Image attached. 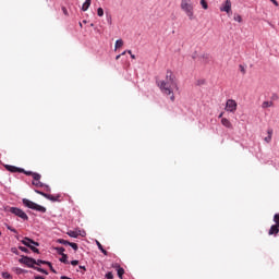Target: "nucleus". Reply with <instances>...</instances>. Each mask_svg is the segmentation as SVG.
Segmentation results:
<instances>
[{
	"label": "nucleus",
	"instance_id": "nucleus-1",
	"mask_svg": "<svg viewBox=\"0 0 279 279\" xmlns=\"http://www.w3.org/2000/svg\"><path fill=\"white\" fill-rule=\"evenodd\" d=\"M157 84L163 95H171V101H175L173 90H178V83L175 82V77H173V73L167 72L166 80L159 81Z\"/></svg>",
	"mask_w": 279,
	"mask_h": 279
},
{
	"label": "nucleus",
	"instance_id": "nucleus-2",
	"mask_svg": "<svg viewBox=\"0 0 279 279\" xmlns=\"http://www.w3.org/2000/svg\"><path fill=\"white\" fill-rule=\"evenodd\" d=\"M4 213H11V215H15V217H20L23 221H28L29 216L23 209L19 207H10V206H4L3 207Z\"/></svg>",
	"mask_w": 279,
	"mask_h": 279
},
{
	"label": "nucleus",
	"instance_id": "nucleus-3",
	"mask_svg": "<svg viewBox=\"0 0 279 279\" xmlns=\"http://www.w3.org/2000/svg\"><path fill=\"white\" fill-rule=\"evenodd\" d=\"M181 10L186 14L187 19L190 21H193L195 19V12L193 10V3L187 2L186 0L181 1Z\"/></svg>",
	"mask_w": 279,
	"mask_h": 279
},
{
	"label": "nucleus",
	"instance_id": "nucleus-4",
	"mask_svg": "<svg viewBox=\"0 0 279 279\" xmlns=\"http://www.w3.org/2000/svg\"><path fill=\"white\" fill-rule=\"evenodd\" d=\"M22 203L26 208H31V210H36L37 213H47V208L43 205H38L27 198H23Z\"/></svg>",
	"mask_w": 279,
	"mask_h": 279
},
{
	"label": "nucleus",
	"instance_id": "nucleus-5",
	"mask_svg": "<svg viewBox=\"0 0 279 279\" xmlns=\"http://www.w3.org/2000/svg\"><path fill=\"white\" fill-rule=\"evenodd\" d=\"M20 263H22L23 265H26L28 266L31 269H34V265H36V259L34 258H31L28 256H23L21 259H20Z\"/></svg>",
	"mask_w": 279,
	"mask_h": 279
},
{
	"label": "nucleus",
	"instance_id": "nucleus-6",
	"mask_svg": "<svg viewBox=\"0 0 279 279\" xmlns=\"http://www.w3.org/2000/svg\"><path fill=\"white\" fill-rule=\"evenodd\" d=\"M236 100L234 99H228L226 104V110L227 112H236Z\"/></svg>",
	"mask_w": 279,
	"mask_h": 279
},
{
	"label": "nucleus",
	"instance_id": "nucleus-7",
	"mask_svg": "<svg viewBox=\"0 0 279 279\" xmlns=\"http://www.w3.org/2000/svg\"><path fill=\"white\" fill-rule=\"evenodd\" d=\"M220 12H226L227 14H230L232 12V2L230 0H227L220 7Z\"/></svg>",
	"mask_w": 279,
	"mask_h": 279
},
{
	"label": "nucleus",
	"instance_id": "nucleus-8",
	"mask_svg": "<svg viewBox=\"0 0 279 279\" xmlns=\"http://www.w3.org/2000/svg\"><path fill=\"white\" fill-rule=\"evenodd\" d=\"M23 245H25L26 247H32V245H35L36 247H38V242H34V240L29 239V238H24L22 240Z\"/></svg>",
	"mask_w": 279,
	"mask_h": 279
},
{
	"label": "nucleus",
	"instance_id": "nucleus-9",
	"mask_svg": "<svg viewBox=\"0 0 279 279\" xmlns=\"http://www.w3.org/2000/svg\"><path fill=\"white\" fill-rule=\"evenodd\" d=\"M4 167H5L7 171H11V173H21V172L25 171V169L16 168V167L10 166V165H5Z\"/></svg>",
	"mask_w": 279,
	"mask_h": 279
},
{
	"label": "nucleus",
	"instance_id": "nucleus-10",
	"mask_svg": "<svg viewBox=\"0 0 279 279\" xmlns=\"http://www.w3.org/2000/svg\"><path fill=\"white\" fill-rule=\"evenodd\" d=\"M68 236H71L72 239H77V236H80V230L68 231Z\"/></svg>",
	"mask_w": 279,
	"mask_h": 279
},
{
	"label": "nucleus",
	"instance_id": "nucleus-11",
	"mask_svg": "<svg viewBox=\"0 0 279 279\" xmlns=\"http://www.w3.org/2000/svg\"><path fill=\"white\" fill-rule=\"evenodd\" d=\"M278 232H279V225H272L271 227H270V230H269V232H268V234H278Z\"/></svg>",
	"mask_w": 279,
	"mask_h": 279
},
{
	"label": "nucleus",
	"instance_id": "nucleus-12",
	"mask_svg": "<svg viewBox=\"0 0 279 279\" xmlns=\"http://www.w3.org/2000/svg\"><path fill=\"white\" fill-rule=\"evenodd\" d=\"M92 0H85V2L82 5L83 12H86L90 8Z\"/></svg>",
	"mask_w": 279,
	"mask_h": 279
},
{
	"label": "nucleus",
	"instance_id": "nucleus-13",
	"mask_svg": "<svg viewBox=\"0 0 279 279\" xmlns=\"http://www.w3.org/2000/svg\"><path fill=\"white\" fill-rule=\"evenodd\" d=\"M221 123L225 128H229L231 129L232 128V123L230 122V120L226 119V118H222L221 119Z\"/></svg>",
	"mask_w": 279,
	"mask_h": 279
},
{
	"label": "nucleus",
	"instance_id": "nucleus-14",
	"mask_svg": "<svg viewBox=\"0 0 279 279\" xmlns=\"http://www.w3.org/2000/svg\"><path fill=\"white\" fill-rule=\"evenodd\" d=\"M33 184H34V186H39V187L46 186L47 191H51L49 185H45L43 182H40V180L39 181H33Z\"/></svg>",
	"mask_w": 279,
	"mask_h": 279
},
{
	"label": "nucleus",
	"instance_id": "nucleus-15",
	"mask_svg": "<svg viewBox=\"0 0 279 279\" xmlns=\"http://www.w3.org/2000/svg\"><path fill=\"white\" fill-rule=\"evenodd\" d=\"M35 265H48V267H51V263L50 262H47V260H43V259H38L36 260Z\"/></svg>",
	"mask_w": 279,
	"mask_h": 279
},
{
	"label": "nucleus",
	"instance_id": "nucleus-16",
	"mask_svg": "<svg viewBox=\"0 0 279 279\" xmlns=\"http://www.w3.org/2000/svg\"><path fill=\"white\" fill-rule=\"evenodd\" d=\"M96 245L98 246V250L105 254V256H108V251L104 250V246L101 243H99V241H96Z\"/></svg>",
	"mask_w": 279,
	"mask_h": 279
},
{
	"label": "nucleus",
	"instance_id": "nucleus-17",
	"mask_svg": "<svg viewBox=\"0 0 279 279\" xmlns=\"http://www.w3.org/2000/svg\"><path fill=\"white\" fill-rule=\"evenodd\" d=\"M61 256L60 262L64 263V265H69V256L66 254H62Z\"/></svg>",
	"mask_w": 279,
	"mask_h": 279
},
{
	"label": "nucleus",
	"instance_id": "nucleus-18",
	"mask_svg": "<svg viewBox=\"0 0 279 279\" xmlns=\"http://www.w3.org/2000/svg\"><path fill=\"white\" fill-rule=\"evenodd\" d=\"M122 46H123V39H118L116 41L114 50L117 51V49H121Z\"/></svg>",
	"mask_w": 279,
	"mask_h": 279
},
{
	"label": "nucleus",
	"instance_id": "nucleus-19",
	"mask_svg": "<svg viewBox=\"0 0 279 279\" xmlns=\"http://www.w3.org/2000/svg\"><path fill=\"white\" fill-rule=\"evenodd\" d=\"M274 134V130H268V136L265 137L266 143H271V135Z\"/></svg>",
	"mask_w": 279,
	"mask_h": 279
},
{
	"label": "nucleus",
	"instance_id": "nucleus-20",
	"mask_svg": "<svg viewBox=\"0 0 279 279\" xmlns=\"http://www.w3.org/2000/svg\"><path fill=\"white\" fill-rule=\"evenodd\" d=\"M274 106V101H264L262 104V108H271Z\"/></svg>",
	"mask_w": 279,
	"mask_h": 279
},
{
	"label": "nucleus",
	"instance_id": "nucleus-21",
	"mask_svg": "<svg viewBox=\"0 0 279 279\" xmlns=\"http://www.w3.org/2000/svg\"><path fill=\"white\" fill-rule=\"evenodd\" d=\"M35 193H37V195H43V197H51V194H47V193H44V192H40L39 190H35Z\"/></svg>",
	"mask_w": 279,
	"mask_h": 279
},
{
	"label": "nucleus",
	"instance_id": "nucleus-22",
	"mask_svg": "<svg viewBox=\"0 0 279 279\" xmlns=\"http://www.w3.org/2000/svg\"><path fill=\"white\" fill-rule=\"evenodd\" d=\"M233 21H236V23H242L243 17H241L240 14H235V15L233 16Z\"/></svg>",
	"mask_w": 279,
	"mask_h": 279
},
{
	"label": "nucleus",
	"instance_id": "nucleus-23",
	"mask_svg": "<svg viewBox=\"0 0 279 279\" xmlns=\"http://www.w3.org/2000/svg\"><path fill=\"white\" fill-rule=\"evenodd\" d=\"M34 269L36 270V271H39V274H45L46 276H47V274H49V272H47V270H45V269H43V268H40V267H34Z\"/></svg>",
	"mask_w": 279,
	"mask_h": 279
},
{
	"label": "nucleus",
	"instance_id": "nucleus-24",
	"mask_svg": "<svg viewBox=\"0 0 279 279\" xmlns=\"http://www.w3.org/2000/svg\"><path fill=\"white\" fill-rule=\"evenodd\" d=\"M33 179H34V182H38L40 180V174L33 172Z\"/></svg>",
	"mask_w": 279,
	"mask_h": 279
},
{
	"label": "nucleus",
	"instance_id": "nucleus-25",
	"mask_svg": "<svg viewBox=\"0 0 279 279\" xmlns=\"http://www.w3.org/2000/svg\"><path fill=\"white\" fill-rule=\"evenodd\" d=\"M123 274H125V270L123 268H118V277L122 279Z\"/></svg>",
	"mask_w": 279,
	"mask_h": 279
},
{
	"label": "nucleus",
	"instance_id": "nucleus-26",
	"mask_svg": "<svg viewBox=\"0 0 279 279\" xmlns=\"http://www.w3.org/2000/svg\"><path fill=\"white\" fill-rule=\"evenodd\" d=\"M201 5L204 10H208V3L206 2V0H201Z\"/></svg>",
	"mask_w": 279,
	"mask_h": 279
},
{
	"label": "nucleus",
	"instance_id": "nucleus-27",
	"mask_svg": "<svg viewBox=\"0 0 279 279\" xmlns=\"http://www.w3.org/2000/svg\"><path fill=\"white\" fill-rule=\"evenodd\" d=\"M29 247V250H32V252H34L35 254H38V248L36 247V245H34V244H31V246H28Z\"/></svg>",
	"mask_w": 279,
	"mask_h": 279
},
{
	"label": "nucleus",
	"instance_id": "nucleus-28",
	"mask_svg": "<svg viewBox=\"0 0 279 279\" xmlns=\"http://www.w3.org/2000/svg\"><path fill=\"white\" fill-rule=\"evenodd\" d=\"M70 247H72V250H74V252H77V250H78L77 244H75L73 242H70Z\"/></svg>",
	"mask_w": 279,
	"mask_h": 279
},
{
	"label": "nucleus",
	"instance_id": "nucleus-29",
	"mask_svg": "<svg viewBox=\"0 0 279 279\" xmlns=\"http://www.w3.org/2000/svg\"><path fill=\"white\" fill-rule=\"evenodd\" d=\"M2 278L12 279V275H10V272H2Z\"/></svg>",
	"mask_w": 279,
	"mask_h": 279
},
{
	"label": "nucleus",
	"instance_id": "nucleus-30",
	"mask_svg": "<svg viewBox=\"0 0 279 279\" xmlns=\"http://www.w3.org/2000/svg\"><path fill=\"white\" fill-rule=\"evenodd\" d=\"M97 15L98 16H104V9L102 8L97 9Z\"/></svg>",
	"mask_w": 279,
	"mask_h": 279
},
{
	"label": "nucleus",
	"instance_id": "nucleus-31",
	"mask_svg": "<svg viewBox=\"0 0 279 279\" xmlns=\"http://www.w3.org/2000/svg\"><path fill=\"white\" fill-rule=\"evenodd\" d=\"M274 221H275V223H276L277 226H279V214H276V215L274 216Z\"/></svg>",
	"mask_w": 279,
	"mask_h": 279
},
{
	"label": "nucleus",
	"instance_id": "nucleus-32",
	"mask_svg": "<svg viewBox=\"0 0 279 279\" xmlns=\"http://www.w3.org/2000/svg\"><path fill=\"white\" fill-rule=\"evenodd\" d=\"M59 243H61V245H70L71 242L66 240H59Z\"/></svg>",
	"mask_w": 279,
	"mask_h": 279
},
{
	"label": "nucleus",
	"instance_id": "nucleus-33",
	"mask_svg": "<svg viewBox=\"0 0 279 279\" xmlns=\"http://www.w3.org/2000/svg\"><path fill=\"white\" fill-rule=\"evenodd\" d=\"M19 250H21V252H24L25 254H27V252H29V250H27V247H25V246H19Z\"/></svg>",
	"mask_w": 279,
	"mask_h": 279
},
{
	"label": "nucleus",
	"instance_id": "nucleus-34",
	"mask_svg": "<svg viewBox=\"0 0 279 279\" xmlns=\"http://www.w3.org/2000/svg\"><path fill=\"white\" fill-rule=\"evenodd\" d=\"M57 252L62 256L64 254V247H57Z\"/></svg>",
	"mask_w": 279,
	"mask_h": 279
},
{
	"label": "nucleus",
	"instance_id": "nucleus-35",
	"mask_svg": "<svg viewBox=\"0 0 279 279\" xmlns=\"http://www.w3.org/2000/svg\"><path fill=\"white\" fill-rule=\"evenodd\" d=\"M47 199H50V202H58V197L50 195V197H47Z\"/></svg>",
	"mask_w": 279,
	"mask_h": 279
},
{
	"label": "nucleus",
	"instance_id": "nucleus-36",
	"mask_svg": "<svg viewBox=\"0 0 279 279\" xmlns=\"http://www.w3.org/2000/svg\"><path fill=\"white\" fill-rule=\"evenodd\" d=\"M7 228L10 230V232H13L14 234H17L16 229H14V228H12V227H10L8 225H7Z\"/></svg>",
	"mask_w": 279,
	"mask_h": 279
},
{
	"label": "nucleus",
	"instance_id": "nucleus-37",
	"mask_svg": "<svg viewBox=\"0 0 279 279\" xmlns=\"http://www.w3.org/2000/svg\"><path fill=\"white\" fill-rule=\"evenodd\" d=\"M71 265H73V267H75V266L80 265V260L74 259L71 262Z\"/></svg>",
	"mask_w": 279,
	"mask_h": 279
},
{
	"label": "nucleus",
	"instance_id": "nucleus-38",
	"mask_svg": "<svg viewBox=\"0 0 279 279\" xmlns=\"http://www.w3.org/2000/svg\"><path fill=\"white\" fill-rule=\"evenodd\" d=\"M106 278L107 279H112V278H114V275H112V272H107Z\"/></svg>",
	"mask_w": 279,
	"mask_h": 279
},
{
	"label": "nucleus",
	"instance_id": "nucleus-39",
	"mask_svg": "<svg viewBox=\"0 0 279 279\" xmlns=\"http://www.w3.org/2000/svg\"><path fill=\"white\" fill-rule=\"evenodd\" d=\"M78 236H86V231L78 230Z\"/></svg>",
	"mask_w": 279,
	"mask_h": 279
},
{
	"label": "nucleus",
	"instance_id": "nucleus-40",
	"mask_svg": "<svg viewBox=\"0 0 279 279\" xmlns=\"http://www.w3.org/2000/svg\"><path fill=\"white\" fill-rule=\"evenodd\" d=\"M128 53H130L132 60H136V56H135V54H132V50H128Z\"/></svg>",
	"mask_w": 279,
	"mask_h": 279
},
{
	"label": "nucleus",
	"instance_id": "nucleus-41",
	"mask_svg": "<svg viewBox=\"0 0 279 279\" xmlns=\"http://www.w3.org/2000/svg\"><path fill=\"white\" fill-rule=\"evenodd\" d=\"M22 173H25V175H34V172H32V171H23Z\"/></svg>",
	"mask_w": 279,
	"mask_h": 279
},
{
	"label": "nucleus",
	"instance_id": "nucleus-42",
	"mask_svg": "<svg viewBox=\"0 0 279 279\" xmlns=\"http://www.w3.org/2000/svg\"><path fill=\"white\" fill-rule=\"evenodd\" d=\"M274 5L278 7V1L277 0H270Z\"/></svg>",
	"mask_w": 279,
	"mask_h": 279
},
{
	"label": "nucleus",
	"instance_id": "nucleus-43",
	"mask_svg": "<svg viewBox=\"0 0 279 279\" xmlns=\"http://www.w3.org/2000/svg\"><path fill=\"white\" fill-rule=\"evenodd\" d=\"M35 279H45L43 276H35Z\"/></svg>",
	"mask_w": 279,
	"mask_h": 279
},
{
	"label": "nucleus",
	"instance_id": "nucleus-44",
	"mask_svg": "<svg viewBox=\"0 0 279 279\" xmlns=\"http://www.w3.org/2000/svg\"><path fill=\"white\" fill-rule=\"evenodd\" d=\"M50 270L56 274V269H53V266L50 267Z\"/></svg>",
	"mask_w": 279,
	"mask_h": 279
},
{
	"label": "nucleus",
	"instance_id": "nucleus-45",
	"mask_svg": "<svg viewBox=\"0 0 279 279\" xmlns=\"http://www.w3.org/2000/svg\"><path fill=\"white\" fill-rule=\"evenodd\" d=\"M64 14H66V8H62Z\"/></svg>",
	"mask_w": 279,
	"mask_h": 279
},
{
	"label": "nucleus",
	"instance_id": "nucleus-46",
	"mask_svg": "<svg viewBox=\"0 0 279 279\" xmlns=\"http://www.w3.org/2000/svg\"><path fill=\"white\" fill-rule=\"evenodd\" d=\"M121 58V54H118L117 57H116V60H119Z\"/></svg>",
	"mask_w": 279,
	"mask_h": 279
},
{
	"label": "nucleus",
	"instance_id": "nucleus-47",
	"mask_svg": "<svg viewBox=\"0 0 279 279\" xmlns=\"http://www.w3.org/2000/svg\"><path fill=\"white\" fill-rule=\"evenodd\" d=\"M80 269H84V270H86V267H84V266H80Z\"/></svg>",
	"mask_w": 279,
	"mask_h": 279
},
{
	"label": "nucleus",
	"instance_id": "nucleus-48",
	"mask_svg": "<svg viewBox=\"0 0 279 279\" xmlns=\"http://www.w3.org/2000/svg\"><path fill=\"white\" fill-rule=\"evenodd\" d=\"M126 52H128V51H123L120 56H125Z\"/></svg>",
	"mask_w": 279,
	"mask_h": 279
},
{
	"label": "nucleus",
	"instance_id": "nucleus-49",
	"mask_svg": "<svg viewBox=\"0 0 279 279\" xmlns=\"http://www.w3.org/2000/svg\"><path fill=\"white\" fill-rule=\"evenodd\" d=\"M222 117H223V113H220V114H219V119H221Z\"/></svg>",
	"mask_w": 279,
	"mask_h": 279
},
{
	"label": "nucleus",
	"instance_id": "nucleus-50",
	"mask_svg": "<svg viewBox=\"0 0 279 279\" xmlns=\"http://www.w3.org/2000/svg\"><path fill=\"white\" fill-rule=\"evenodd\" d=\"M242 73H245V69L242 68Z\"/></svg>",
	"mask_w": 279,
	"mask_h": 279
},
{
	"label": "nucleus",
	"instance_id": "nucleus-51",
	"mask_svg": "<svg viewBox=\"0 0 279 279\" xmlns=\"http://www.w3.org/2000/svg\"><path fill=\"white\" fill-rule=\"evenodd\" d=\"M83 23H86V21H83Z\"/></svg>",
	"mask_w": 279,
	"mask_h": 279
}]
</instances>
